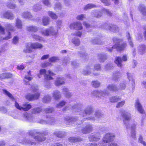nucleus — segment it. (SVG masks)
Listing matches in <instances>:
<instances>
[{
  "mask_svg": "<svg viewBox=\"0 0 146 146\" xmlns=\"http://www.w3.org/2000/svg\"><path fill=\"white\" fill-rule=\"evenodd\" d=\"M24 117L26 120L30 121L33 120V117L32 116H29L27 113H25L24 114Z\"/></svg>",
  "mask_w": 146,
  "mask_h": 146,
  "instance_id": "34",
  "label": "nucleus"
},
{
  "mask_svg": "<svg viewBox=\"0 0 146 146\" xmlns=\"http://www.w3.org/2000/svg\"><path fill=\"white\" fill-rule=\"evenodd\" d=\"M96 6L95 5L92 4H88L86 5L84 7V9L85 10H86L95 7Z\"/></svg>",
  "mask_w": 146,
  "mask_h": 146,
  "instance_id": "48",
  "label": "nucleus"
},
{
  "mask_svg": "<svg viewBox=\"0 0 146 146\" xmlns=\"http://www.w3.org/2000/svg\"><path fill=\"white\" fill-rule=\"evenodd\" d=\"M139 9L141 12L145 15H146V7L143 4L140 5Z\"/></svg>",
  "mask_w": 146,
  "mask_h": 146,
  "instance_id": "20",
  "label": "nucleus"
},
{
  "mask_svg": "<svg viewBox=\"0 0 146 146\" xmlns=\"http://www.w3.org/2000/svg\"><path fill=\"white\" fill-rule=\"evenodd\" d=\"M39 73L37 74V76L39 78H40L42 75L45 74L44 78L45 79L47 80H51L53 79L52 76L54 75L53 73L50 70H48V74H46V70L45 69H40L39 70Z\"/></svg>",
  "mask_w": 146,
  "mask_h": 146,
  "instance_id": "5",
  "label": "nucleus"
},
{
  "mask_svg": "<svg viewBox=\"0 0 146 146\" xmlns=\"http://www.w3.org/2000/svg\"><path fill=\"white\" fill-rule=\"evenodd\" d=\"M66 102L63 101H62L56 105V107L57 108H61L64 105Z\"/></svg>",
  "mask_w": 146,
  "mask_h": 146,
  "instance_id": "57",
  "label": "nucleus"
},
{
  "mask_svg": "<svg viewBox=\"0 0 146 146\" xmlns=\"http://www.w3.org/2000/svg\"><path fill=\"white\" fill-rule=\"evenodd\" d=\"M58 60V58L57 57H52L49 59V62H55Z\"/></svg>",
  "mask_w": 146,
  "mask_h": 146,
  "instance_id": "52",
  "label": "nucleus"
},
{
  "mask_svg": "<svg viewBox=\"0 0 146 146\" xmlns=\"http://www.w3.org/2000/svg\"><path fill=\"white\" fill-rule=\"evenodd\" d=\"M138 142L142 144L144 146H146V142L143 140L142 136L140 135L138 138Z\"/></svg>",
  "mask_w": 146,
  "mask_h": 146,
  "instance_id": "39",
  "label": "nucleus"
},
{
  "mask_svg": "<svg viewBox=\"0 0 146 146\" xmlns=\"http://www.w3.org/2000/svg\"><path fill=\"white\" fill-rule=\"evenodd\" d=\"M43 3L46 6H50V3L48 0H44L43 1Z\"/></svg>",
  "mask_w": 146,
  "mask_h": 146,
  "instance_id": "64",
  "label": "nucleus"
},
{
  "mask_svg": "<svg viewBox=\"0 0 146 146\" xmlns=\"http://www.w3.org/2000/svg\"><path fill=\"white\" fill-rule=\"evenodd\" d=\"M15 106L18 109L24 111H27L32 108L31 105L28 103H25L22 105V106H21L16 102L15 103Z\"/></svg>",
  "mask_w": 146,
  "mask_h": 146,
  "instance_id": "7",
  "label": "nucleus"
},
{
  "mask_svg": "<svg viewBox=\"0 0 146 146\" xmlns=\"http://www.w3.org/2000/svg\"><path fill=\"white\" fill-rule=\"evenodd\" d=\"M32 79V78L29 76H25V78L24 82L25 84L26 85L29 84V81H30Z\"/></svg>",
  "mask_w": 146,
  "mask_h": 146,
  "instance_id": "49",
  "label": "nucleus"
},
{
  "mask_svg": "<svg viewBox=\"0 0 146 146\" xmlns=\"http://www.w3.org/2000/svg\"><path fill=\"white\" fill-rule=\"evenodd\" d=\"M126 86L125 84L123 83L120 84L119 88L117 87L115 85H109L107 87V92H104L101 90H97L94 92V95H96L98 97H100L101 96L104 97H106L108 94V91H117L119 90H124L126 88Z\"/></svg>",
  "mask_w": 146,
  "mask_h": 146,
  "instance_id": "1",
  "label": "nucleus"
},
{
  "mask_svg": "<svg viewBox=\"0 0 146 146\" xmlns=\"http://www.w3.org/2000/svg\"><path fill=\"white\" fill-rule=\"evenodd\" d=\"M68 140L71 142H75L79 141L80 139L77 138L71 137L68 139Z\"/></svg>",
  "mask_w": 146,
  "mask_h": 146,
  "instance_id": "42",
  "label": "nucleus"
},
{
  "mask_svg": "<svg viewBox=\"0 0 146 146\" xmlns=\"http://www.w3.org/2000/svg\"><path fill=\"white\" fill-rule=\"evenodd\" d=\"M135 107L139 112L141 113H144V111L142 108V106L138 99L135 101Z\"/></svg>",
  "mask_w": 146,
  "mask_h": 146,
  "instance_id": "15",
  "label": "nucleus"
},
{
  "mask_svg": "<svg viewBox=\"0 0 146 146\" xmlns=\"http://www.w3.org/2000/svg\"><path fill=\"white\" fill-rule=\"evenodd\" d=\"M120 99H121V98L119 97L114 96L110 98V100L111 102H114L118 101Z\"/></svg>",
  "mask_w": 146,
  "mask_h": 146,
  "instance_id": "37",
  "label": "nucleus"
},
{
  "mask_svg": "<svg viewBox=\"0 0 146 146\" xmlns=\"http://www.w3.org/2000/svg\"><path fill=\"white\" fill-rule=\"evenodd\" d=\"M48 15L52 19H55L57 18V16L52 11H49Z\"/></svg>",
  "mask_w": 146,
  "mask_h": 146,
  "instance_id": "41",
  "label": "nucleus"
},
{
  "mask_svg": "<svg viewBox=\"0 0 146 146\" xmlns=\"http://www.w3.org/2000/svg\"><path fill=\"white\" fill-rule=\"evenodd\" d=\"M86 18V15H84L81 14L77 16L76 19L78 20H82Z\"/></svg>",
  "mask_w": 146,
  "mask_h": 146,
  "instance_id": "50",
  "label": "nucleus"
},
{
  "mask_svg": "<svg viewBox=\"0 0 146 146\" xmlns=\"http://www.w3.org/2000/svg\"><path fill=\"white\" fill-rule=\"evenodd\" d=\"M31 88L33 92H37L34 94H29L26 96V99L30 101H31L38 99L40 96V94L37 92L38 90L37 86H33L31 87Z\"/></svg>",
  "mask_w": 146,
  "mask_h": 146,
  "instance_id": "3",
  "label": "nucleus"
},
{
  "mask_svg": "<svg viewBox=\"0 0 146 146\" xmlns=\"http://www.w3.org/2000/svg\"><path fill=\"white\" fill-rule=\"evenodd\" d=\"M122 62L121 59L120 57H117L115 61V63L119 67H121L122 66Z\"/></svg>",
  "mask_w": 146,
  "mask_h": 146,
  "instance_id": "25",
  "label": "nucleus"
},
{
  "mask_svg": "<svg viewBox=\"0 0 146 146\" xmlns=\"http://www.w3.org/2000/svg\"><path fill=\"white\" fill-rule=\"evenodd\" d=\"M7 6L11 9H13L16 7V5L14 4H13L11 2H9L7 3Z\"/></svg>",
  "mask_w": 146,
  "mask_h": 146,
  "instance_id": "43",
  "label": "nucleus"
},
{
  "mask_svg": "<svg viewBox=\"0 0 146 146\" xmlns=\"http://www.w3.org/2000/svg\"><path fill=\"white\" fill-rule=\"evenodd\" d=\"M3 93L5 95L9 97L12 99H13V98L11 94L7 90L3 89Z\"/></svg>",
  "mask_w": 146,
  "mask_h": 146,
  "instance_id": "45",
  "label": "nucleus"
},
{
  "mask_svg": "<svg viewBox=\"0 0 146 146\" xmlns=\"http://www.w3.org/2000/svg\"><path fill=\"white\" fill-rule=\"evenodd\" d=\"M40 33L42 35L44 36H50L48 28L42 30Z\"/></svg>",
  "mask_w": 146,
  "mask_h": 146,
  "instance_id": "22",
  "label": "nucleus"
},
{
  "mask_svg": "<svg viewBox=\"0 0 146 146\" xmlns=\"http://www.w3.org/2000/svg\"><path fill=\"white\" fill-rule=\"evenodd\" d=\"M53 96L54 98L56 99H59L61 97L60 92L58 91H55Z\"/></svg>",
  "mask_w": 146,
  "mask_h": 146,
  "instance_id": "27",
  "label": "nucleus"
},
{
  "mask_svg": "<svg viewBox=\"0 0 146 146\" xmlns=\"http://www.w3.org/2000/svg\"><path fill=\"white\" fill-rule=\"evenodd\" d=\"M102 12L104 13H106V14H108L109 15H111V13H110L108 9H106L104 8H103L102 9Z\"/></svg>",
  "mask_w": 146,
  "mask_h": 146,
  "instance_id": "63",
  "label": "nucleus"
},
{
  "mask_svg": "<svg viewBox=\"0 0 146 146\" xmlns=\"http://www.w3.org/2000/svg\"><path fill=\"white\" fill-rule=\"evenodd\" d=\"M29 135L33 137L36 141L39 142H42L46 140V138L44 137L46 135V133H40V132H34L31 131L29 133Z\"/></svg>",
  "mask_w": 146,
  "mask_h": 146,
  "instance_id": "2",
  "label": "nucleus"
},
{
  "mask_svg": "<svg viewBox=\"0 0 146 146\" xmlns=\"http://www.w3.org/2000/svg\"><path fill=\"white\" fill-rule=\"evenodd\" d=\"M101 2L106 5H108L110 4L109 0H101Z\"/></svg>",
  "mask_w": 146,
  "mask_h": 146,
  "instance_id": "59",
  "label": "nucleus"
},
{
  "mask_svg": "<svg viewBox=\"0 0 146 146\" xmlns=\"http://www.w3.org/2000/svg\"><path fill=\"white\" fill-rule=\"evenodd\" d=\"M125 100H122L120 102H118L116 104V108H119L122 107L125 104Z\"/></svg>",
  "mask_w": 146,
  "mask_h": 146,
  "instance_id": "40",
  "label": "nucleus"
},
{
  "mask_svg": "<svg viewBox=\"0 0 146 146\" xmlns=\"http://www.w3.org/2000/svg\"><path fill=\"white\" fill-rule=\"evenodd\" d=\"M0 33L2 34H5L6 36L2 37L0 36V42L2 41L3 40H7L11 38L12 36L11 32L9 31H6V33L5 29L0 26Z\"/></svg>",
  "mask_w": 146,
  "mask_h": 146,
  "instance_id": "6",
  "label": "nucleus"
},
{
  "mask_svg": "<svg viewBox=\"0 0 146 146\" xmlns=\"http://www.w3.org/2000/svg\"><path fill=\"white\" fill-rule=\"evenodd\" d=\"M99 60L101 62H103L106 58V55L103 54H100L99 55Z\"/></svg>",
  "mask_w": 146,
  "mask_h": 146,
  "instance_id": "38",
  "label": "nucleus"
},
{
  "mask_svg": "<svg viewBox=\"0 0 146 146\" xmlns=\"http://www.w3.org/2000/svg\"><path fill=\"white\" fill-rule=\"evenodd\" d=\"M22 16L23 17L31 19L32 17V16L27 11L23 12L22 13Z\"/></svg>",
  "mask_w": 146,
  "mask_h": 146,
  "instance_id": "23",
  "label": "nucleus"
},
{
  "mask_svg": "<svg viewBox=\"0 0 146 146\" xmlns=\"http://www.w3.org/2000/svg\"><path fill=\"white\" fill-rule=\"evenodd\" d=\"M90 140V141H97L99 140L100 138L98 137L95 136H91L89 137Z\"/></svg>",
  "mask_w": 146,
  "mask_h": 146,
  "instance_id": "36",
  "label": "nucleus"
},
{
  "mask_svg": "<svg viewBox=\"0 0 146 146\" xmlns=\"http://www.w3.org/2000/svg\"><path fill=\"white\" fill-rule=\"evenodd\" d=\"M41 8L40 5L39 4H36L33 6V9L34 11H37L40 10Z\"/></svg>",
  "mask_w": 146,
  "mask_h": 146,
  "instance_id": "35",
  "label": "nucleus"
},
{
  "mask_svg": "<svg viewBox=\"0 0 146 146\" xmlns=\"http://www.w3.org/2000/svg\"><path fill=\"white\" fill-rule=\"evenodd\" d=\"M127 38H128L129 42V44L131 46L133 47V44L132 42L131 41V38L129 36V34L128 33L127 35Z\"/></svg>",
  "mask_w": 146,
  "mask_h": 146,
  "instance_id": "56",
  "label": "nucleus"
},
{
  "mask_svg": "<svg viewBox=\"0 0 146 146\" xmlns=\"http://www.w3.org/2000/svg\"><path fill=\"white\" fill-rule=\"evenodd\" d=\"M102 114L99 111H96L94 113L93 117H89L88 119L91 120H94L100 118Z\"/></svg>",
  "mask_w": 146,
  "mask_h": 146,
  "instance_id": "17",
  "label": "nucleus"
},
{
  "mask_svg": "<svg viewBox=\"0 0 146 146\" xmlns=\"http://www.w3.org/2000/svg\"><path fill=\"white\" fill-rule=\"evenodd\" d=\"M72 42L76 46H79L80 44V40L77 37L73 38L72 40Z\"/></svg>",
  "mask_w": 146,
  "mask_h": 146,
  "instance_id": "21",
  "label": "nucleus"
},
{
  "mask_svg": "<svg viewBox=\"0 0 146 146\" xmlns=\"http://www.w3.org/2000/svg\"><path fill=\"white\" fill-rule=\"evenodd\" d=\"M62 92L63 94L67 97L69 98L71 96L70 93L69 92L68 89L66 88H63Z\"/></svg>",
  "mask_w": 146,
  "mask_h": 146,
  "instance_id": "28",
  "label": "nucleus"
},
{
  "mask_svg": "<svg viewBox=\"0 0 146 146\" xmlns=\"http://www.w3.org/2000/svg\"><path fill=\"white\" fill-rule=\"evenodd\" d=\"M131 137L134 139H135L136 138V133L134 128H131Z\"/></svg>",
  "mask_w": 146,
  "mask_h": 146,
  "instance_id": "51",
  "label": "nucleus"
},
{
  "mask_svg": "<svg viewBox=\"0 0 146 146\" xmlns=\"http://www.w3.org/2000/svg\"><path fill=\"white\" fill-rule=\"evenodd\" d=\"M75 120V119L69 117H68L66 118V121L67 123L70 124Z\"/></svg>",
  "mask_w": 146,
  "mask_h": 146,
  "instance_id": "44",
  "label": "nucleus"
},
{
  "mask_svg": "<svg viewBox=\"0 0 146 146\" xmlns=\"http://www.w3.org/2000/svg\"><path fill=\"white\" fill-rule=\"evenodd\" d=\"M82 34V33L81 32L79 31H78L72 34L71 35L73 36H78L80 37L81 36Z\"/></svg>",
  "mask_w": 146,
  "mask_h": 146,
  "instance_id": "62",
  "label": "nucleus"
},
{
  "mask_svg": "<svg viewBox=\"0 0 146 146\" xmlns=\"http://www.w3.org/2000/svg\"><path fill=\"white\" fill-rule=\"evenodd\" d=\"M51 100V98L48 95H46L43 98L42 101L44 103H47L50 102Z\"/></svg>",
  "mask_w": 146,
  "mask_h": 146,
  "instance_id": "33",
  "label": "nucleus"
},
{
  "mask_svg": "<svg viewBox=\"0 0 146 146\" xmlns=\"http://www.w3.org/2000/svg\"><path fill=\"white\" fill-rule=\"evenodd\" d=\"M16 21L15 24L17 27L19 29L21 28L22 25L21 21L18 18L16 19Z\"/></svg>",
  "mask_w": 146,
  "mask_h": 146,
  "instance_id": "26",
  "label": "nucleus"
},
{
  "mask_svg": "<svg viewBox=\"0 0 146 146\" xmlns=\"http://www.w3.org/2000/svg\"><path fill=\"white\" fill-rule=\"evenodd\" d=\"M120 39H118L116 41L115 44L112 47L113 48H116L118 50L121 51L124 49L127 46L126 43H123L122 44H119Z\"/></svg>",
  "mask_w": 146,
  "mask_h": 146,
  "instance_id": "9",
  "label": "nucleus"
},
{
  "mask_svg": "<svg viewBox=\"0 0 146 146\" xmlns=\"http://www.w3.org/2000/svg\"><path fill=\"white\" fill-rule=\"evenodd\" d=\"M54 111V109L52 108H48L45 109L44 112L46 113H50Z\"/></svg>",
  "mask_w": 146,
  "mask_h": 146,
  "instance_id": "47",
  "label": "nucleus"
},
{
  "mask_svg": "<svg viewBox=\"0 0 146 146\" xmlns=\"http://www.w3.org/2000/svg\"><path fill=\"white\" fill-rule=\"evenodd\" d=\"M92 84V86L95 88L98 87L100 85L99 82L97 81H93Z\"/></svg>",
  "mask_w": 146,
  "mask_h": 146,
  "instance_id": "53",
  "label": "nucleus"
},
{
  "mask_svg": "<svg viewBox=\"0 0 146 146\" xmlns=\"http://www.w3.org/2000/svg\"><path fill=\"white\" fill-rule=\"evenodd\" d=\"M115 137L113 133H107L103 138V141L105 143H107L112 141Z\"/></svg>",
  "mask_w": 146,
  "mask_h": 146,
  "instance_id": "11",
  "label": "nucleus"
},
{
  "mask_svg": "<svg viewBox=\"0 0 146 146\" xmlns=\"http://www.w3.org/2000/svg\"><path fill=\"white\" fill-rule=\"evenodd\" d=\"M65 83V80L62 78L58 77L55 82V84L56 86H60L64 84Z\"/></svg>",
  "mask_w": 146,
  "mask_h": 146,
  "instance_id": "18",
  "label": "nucleus"
},
{
  "mask_svg": "<svg viewBox=\"0 0 146 146\" xmlns=\"http://www.w3.org/2000/svg\"><path fill=\"white\" fill-rule=\"evenodd\" d=\"M24 65L22 64L20 65H18L17 66V68L19 70H22L25 68Z\"/></svg>",
  "mask_w": 146,
  "mask_h": 146,
  "instance_id": "61",
  "label": "nucleus"
},
{
  "mask_svg": "<svg viewBox=\"0 0 146 146\" xmlns=\"http://www.w3.org/2000/svg\"><path fill=\"white\" fill-rule=\"evenodd\" d=\"M120 113L124 119L123 122L125 123V121H128L131 119V114L130 113L125 110H122L121 111Z\"/></svg>",
  "mask_w": 146,
  "mask_h": 146,
  "instance_id": "10",
  "label": "nucleus"
},
{
  "mask_svg": "<svg viewBox=\"0 0 146 146\" xmlns=\"http://www.w3.org/2000/svg\"><path fill=\"white\" fill-rule=\"evenodd\" d=\"M61 5L60 3H57L55 5L54 7V9L56 11H57L58 9L60 10L61 9Z\"/></svg>",
  "mask_w": 146,
  "mask_h": 146,
  "instance_id": "58",
  "label": "nucleus"
},
{
  "mask_svg": "<svg viewBox=\"0 0 146 146\" xmlns=\"http://www.w3.org/2000/svg\"><path fill=\"white\" fill-rule=\"evenodd\" d=\"M42 23L43 25L47 26L49 23V18L48 17H44L42 19Z\"/></svg>",
  "mask_w": 146,
  "mask_h": 146,
  "instance_id": "31",
  "label": "nucleus"
},
{
  "mask_svg": "<svg viewBox=\"0 0 146 146\" xmlns=\"http://www.w3.org/2000/svg\"><path fill=\"white\" fill-rule=\"evenodd\" d=\"M56 135L58 137H62L65 136V135L61 132H59L56 133Z\"/></svg>",
  "mask_w": 146,
  "mask_h": 146,
  "instance_id": "60",
  "label": "nucleus"
},
{
  "mask_svg": "<svg viewBox=\"0 0 146 146\" xmlns=\"http://www.w3.org/2000/svg\"><path fill=\"white\" fill-rule=\"evenodd\" d=\"M91 71V68L89 67H87L83 72V74L86 75H88L90 74Z\"/></svg>",
  "mask_w": 146,
  "mask_h": 146,
  "instance_id": "46",
  "label": "nucleus"
},
{
  "mask_svg": "<svg viewBox=\"0 0 146 146\" xmlns=\"http://www.w3.org/2000/svg\"><path fill=\"white\" fill-rule=\"evenodd\" d=\"M57 121L56 119L54 118H50L49 121H45L43 119L40 120L39 123L42 124L54 125L56 123Z\"/></svg>",
  "mask_w": 146,
  "mask_h": 146,
  "instance_id": "13",
  "label": "nucleus"
},
{
  "mask_svg": "<svg viewBox=\"0 0 146 146\" xmlns=\"http://www.w3.org/2000/svg\"><path fill=\"white\" fill-rule=\"evenodd\" d=\"M91 131V128H83L82 130V132L84 133H90Z\"/></svg>",
  "mask_w": 146,
  "mask_h": 146,
  "instance_id": "55",
  "label": "nucleus"
},
{
  "mask_svg": "<svg viewBox=\"0 0 146 146\" xmlns=\"http://www.w3.org/2000/svg\"><path fill=\"white\" fill-rule=\"evenodd\" d=\"M61 21L58 20L56 22V25L55 27H50L48 28L50 36L56 35L57 34L58 31L61 27Z\"/></svg>",
  "mask_w": 146,
  "mask_h": 146,
  "instance_id": "4",
  "label": "nucleus"
},
{
  "mask_svg": "<svg viewBox=\"0 0 146 146\" xmlns=\"http://www.w3.org/2000/svg\"><path fill=\"white\" fill-rule=\"evenodd\" d=\"M31 48H41L42 47V45L38 43H31L30 44Z\"/></svg>",
  "mask_w": 146,
  "mask_h": 146,
  "instance_id": "19",
  "label": "nucleus"
},
{
  "mask_svg": "<svg viewBox=\"0 0 146 146\" xmlns=\"http://www.w3.org/2000/svg\"><path fill=\"white\" fill-rule=\"evenodd\" d=\"M69 27L71 29H75L76 30H79L82 28V25L79 22H74L71 24Z\"/></svg>",
  "mask_w": 146,
  "mask_h": 146,
  "instance_id": "12",
  "label": "nucleus"
},
{
  "mask_svg": "<svg viewBox=\"0 0 146 146\" xmlns=\"http://www.w3.org/2000/svg\"><path fill=\"white\" fill-rule=\"evenodd\" d=\"M107 30L116 32L119 30V28L117 26L113 25H107L105 27Z\"/></svg>",
  "mask_w": 146,
  "mask_h": 146,
  "instance_id": "16",
  "label": "nucleus"
},
{
  "mask_svg": "<svg viewBox=\"0 0 146 146\" xmlns=\"http://www.w3.org/2000/svg\"><path fill=\"white\" fill-rule=\"evenodd\" d=\"M19 38L17 36H14L12 40L13 43L15 44H17L19 42Z\"/></svg>",
  "mask_w": 146,
  "mask_h": 146,
  "instance_id": "54",
  "label": "nucleus"
},
{
  "mask_svg": "<svg viewBox=\"0 0 146 146\" xmlns=\"http://www.w3.org/2000/svg\"><path fill=\"white\" fill-rule=\"evenodd\" d=\"M1 17L9 19H12L14 18L13 13L10 11H5L1 14Z\"/></svg>",
  "mask_w": 146,
  "mask_h": 146,
  "instance_id": "14",
  "label": "nucleus"
},
{
  "mask_svg": "<svg viewBox=\"0 0 146 146\" xmlns=\"http://www.w3.org/2000/svg\"><path fill=\"white\" fill-rule=\"evenodd\" d=\"M92 107L91 106L88 107L85 110V113L84 114V115H83L84 116L86 114H90L92 113Z\"/></svg>",
  "mask_w": 146,
  "mask_h": 146,
  "instance_id": "24",
  "label": "nucleus"
},
{
  "mask_svg": "<svg viewBox=\"0 0 146 146\" xmlns=\"http://www.w3.org/2000/svg\"><path fill=\"white\" fill-rule=\"evenodd\" d=\"M92 14L94 16L97 17H99L102 15L101 13L100 12H98L96 10L93 11L92 13Z\"/></svg>",
  "mask_w": 146,
  "mask_h": 146,
  "instance_id": "32",
  "label": "nucleus"
},
{
  "mask_svg": "<svg viewBox=\"0 0 146 146\" xmlns=\"http://www.w3.org/2000/svg\"><path fill=\"white\" fill-rule=\"evenodd\" d=\"M42 109L40 107L34 108L32 109L31 112L33 113H39L42 111Z\"/></svg>",
  "mask_w": 146,
  "mask_h": 146,
  "instance_id": "30",
  "label": "nucleus"
},
{
  "mask_svg": "<svg viewBox=\"0 0 146 146\" xmlns=\"http://www.w3.org/2000/svg\"><path fill=\"white\" fill-rule=\"evenodd\" d=\"M138 48L139 53L140 54H142L143 53V52L145 50L146 47L145 45H141L139 46Z\"/></svg>",
  "mask_w": 146,
  "mask_h": 146,
  "instance_id": "29",
  "label": "nucleus"
},
{
  "mask_svg": "<svg viewBox=\"0 0 146 146\" xmlns=\"http://www.w3.org/2000/svg\"><path fill=\"white\" fill-rule=\"evenodd\" d=\"M27 30L28 31L34 32V34H32V37L34 38L40 40L42 39L41 37L35 33L38 30L37 28L36 27L31 26L28 27Z\"/></svg>",
  "mask_w": 146,
  "mask_h": 146,
  "instance_id": "8",
  "label": "nucleus"
}]
</instances>
